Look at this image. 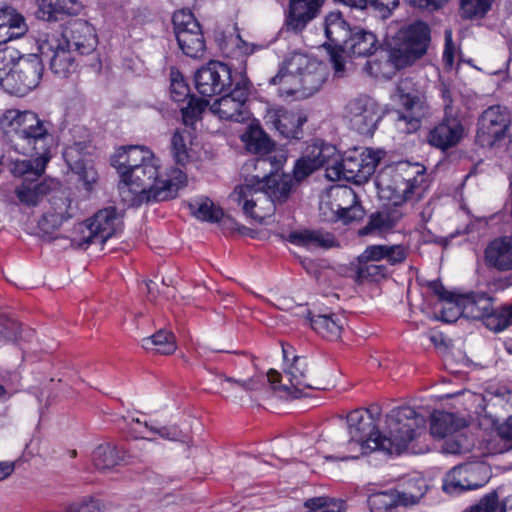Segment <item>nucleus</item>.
Instances as JSON below:
<instances>
[{"mask_svg": "<svg viewBox=\"0 0 512 512\" xmlns=\"http://www.w3.org/2000/svg\"><path fill=\"white\" fill-rule=\"evenodd\" d=\"M284 378L276 370L270 369L267 372V380L272 389L280 397L286 399H297L308 395V390L316 389L309 374L308 362L301 356H293L292 362L286 364L284 369Z\"/></svg>", "mask_w": 512, "mask_h": 512, "instance_id": "7", "label": "nucleus"}, {"mask_svg": "<svg viewBox=\"0 0 512 512\" xmlns=\"http://www.w3.org/2000/svg\"><path fill=\"white\" fill-rule=\"evenodd\" d=\"M300 72H291L290 57L285 60L279 72L270 79V84L278 85V93L282 97L293 96L302 99Z\"/></svg>", "mask_w": 512, "mask_h": 512, "instance_id": "32", "label": "nucleus"}, {"mask_svg": "<svg viewBox=\"0 0 512 512\" xmlns=\"http://www.w3.org/2000/svg\"><path fill=\"white\" fill-rule=\"evenodd\" d=\"M426 491L427 484L423 478L410 479L407 482L406 491L402 493L400 500L404 504H415L424 496Z\"/></svg>", "mask_w": 512, "mask_h": 512, "instance_id": "49", "label": "nucleus"}, {"mask_svg": "<svg viewBox=\"0 0 512 512\" xmlns=\"http://www.w3.org/2000/svg\"><path fill=\"white\" fill-rule=\"evenodd\" d=\"M442 100H443V106H444V114L446 115H457L455 109L453 108V95L450 88L442 83L439 88Z\"/></svg>", "mask_w": 512, "mask_h": 512, "instance_id": "60", "label": "nucleus"}, {"mask_svg": "<svg viewBox=\"0 0 512 512\" xmlns=\"http://www.w3.org/2000/svg\"><path fill=\"white\" fill-rule=\"evenodd\" d=\"M28 31L24 17L12 7L0 8V44L17 39Z\"/></svg>", "mask_w": 512, "mask_h": 512, "instance_id": "29", "label": "nucleus"}, {"mask_svg": "<svg viewBox=\"0 0 512 512\" xmlns=\"http://www.w3.org/2000/svg\"><path fill=\"white\" fill-rule=\"evenodd\" d=\"M462 305L464 317L481 319L482 321L493 308L491 298L485 293H469L462 295Z\"/></svg>", "mask_w": 512, "mask_h": 512, "instance_id": "36", "label": "nucleus"}, {"mask_svg": "<svg viewBox=\"0 0 512 512\" xmlns=\"http://www.w3.org/2000/svg\"><path fill=\"white\" fill-rule=\"evenodd\" d=\"M72 210L70 199L67 197H53L52 211L46 212L39 221L41 230L45 233H52L57 230L64 221L73 217Z\"/></svg>", "mask_w": 512, "mask_h": 512, "instance_id": "31", "label": "nucleus"}, {"mask_svg": "<svg viewBox=\"0 0 512 512\" xmlns=\"http://www.w3.org/2000/svg\"><path fill=\"white\" fill-rule=\"evenodd\" d=\"M445 49L443 52V61L446 66L451 68L454 64V46L452 43V33L451 31H446L445 33Z\"/></svg>", "mask_w": 512, "mask_h": 512, "instance_id": "63", "label": "nucleus"}, {"mask_svg": "<svg viewBox=\"0 0 512 512\" xmlns=\"http://www.w3.org/2000/svg\"><path fill=\"white\" fill-rule=\"evenodd\" d=\"M265 122L286 139H300L307 117L301 110L274 107L267 110Z\"/></svg>", "mask_w": 512, "mask_h": 512, "instance_id": "20", "label": "nucleus"}, {"mask_svg": "<svg viewBox=\"0 0 512 512\" xmlns=\"http://www.w3.org/2000/svg\"><path fill=\"white\" fill-rule=\"evenodd\" d=\"M371 4L385 18L398 6L399 0H371Z\"/></svg>", "mask_w": 512, "mask_h": 512, "instance_id": "62", "label": "nucleus"}, {"mask_svg": "<svg viewBox=\"0 0 512 512\" xmlns=\"http://www.w3.org/2000/svg\"><path fill=\"white\" fill-rule=\"evenodd\" d=\"M470 469L467 464L459 465L450 470L443 484V489L447 493H456L467 489H474L473 485L467 481V473Z\"/></svg>", "mask_w": 512, "mask_h": 512, "instance_id": "40", "label": "nucleus"}, {"mask_svg": "<svg viewBox=\"0 0 512 512\" xmlns=\"http://www.w3.org/2000/svg\"><path fill=\"white\" fill-rule=\"evenodd\" d=\"M18 51L13 48L6 47L0 49V86L2 80L10 75L16 67L18 59H20Z\"/></svg>", "mask_w": 512, "mask_h": 512, "instance_id": "52", "label": "nucleus"}, {"mask_svg": "<svg viewBox=\"0 0 512 512\" xmlns=\"http://www.w3.org/2000/svg\"><path fill=\"white\" fill-rule=\"evenodd\" d=\"M242 140L247 150L255 154H268L273 147L272 140L259 127H250L242 136Z\"/></svg>", "mask_w": 512, "mask_h": 512, "instance_id": "39", "label": "nucleus"}, {"mask_svg": "<svg viewBox=\"0 0 512 512\" xmlns=\"http://www.w3.org/2000/svg\"><path fill=\"white\" fill-rule=\"evenodd\" d=\"M249 96V83L242 79L226 95L216 99L210 106L213 114L220 119L243 122L249 118L246 101Z\"/></svg>", "mask_w": 512, "mask_h": 512, "instance_id": "15", "label": "nucleus"}, {"mask_svg": "<svg viewBox=\"0 0 512 512\" xmlns=\"http://www.w3.org/2000/svg\"><path fill=\"white\" fill-rule=\"evenodd\" d=\"M399 501L392 490L373 493L367 500L371 512H389Z\"/></svg>", "mask_w": 512, "mask_h": 512, "instance_id": "45", "label": "nucleus"}, {"mask_svg": "<svg viewBox=\"0 0 512 512\" xmlns=\"http://www.w3.org/2000/svg\"><path fill=\"white\" fill-rule=\"evenodd\" d=\"M112 165L120 174L119 194L128 206L173 198L186 181L178 168L162 171L160 160L142 146L121 147Z\"/></svg>", "mask_w": 512, "mask_h": 512, "instance_id": "2", "label": "nucleus"}, {"mask_svg": "<svg viewBox=\"0 0 512 512\" xmlns=\"http://www.w3.org/2000/svg\"><path fill=\"white\" fill-rule=\"evenodd\" d=\"M294 185V178L289 174L271 172L263 178L251 176L235 187L230 198L247 216L263 222L274 213L276 203L287 200Z\"/></svg>", "mask_w": 512, "mask_h": 512, "instance_id": "4", "label": "nucleus"}, {"mask_svg": "<svg viewBox=\"0 0 512 512\" xmlns=\"http://www.w3.org/2000/svg\"><path fill=\"white\" fill-rule=\"evenodd\" d=\"M388 245H370L358 256V262H378L386 259Z\"/></svg>", "mask_w": 512, "mask_h": 512, "instance_id": "55", "label": "nucleus"}, {"mask_svg": "<svg viewBox=\"0 0 512 512\" xmlns=\"http://www.w3.org/2000/svg\"><path fill=\"white\" fill-rule=\"evenodd\" d=\"M121 225V217L115 207L101 209L85 223L79 224L78 231L83 235L73 238V243L82 249L92 243L103 244L121 229Z\"/></svg>", "mask_w": 512, "mask_h": 512, "instance_id": "10", "label": "nucleus"}, {"mask_svg": "<svg viewBox=\"0 0 512 512\" xmlns=\"http://www.w3.org/2000/svg\"><path fill=\"white\" fill-rule=\"evenodd\" d=\"M464 135V127L457 115H446L442 121L430 130L428 143L441 150L457 145Z\"/></svg>", "mask_w": 512, "mask_h": 512, "instance_id": "23", "label": "nucleus"}, {"mask_svg": "<svg viewBox=\"0 0 512 512\" xmlns=\"http://www.w3.org/2000/svg\"><path fill=\"white\" fill-rule=\"evenodd\" d=\"M125 457V451L111 443L97 446L92 453L94 466L100 471H109L118 466Z\"/></svg>", "mask_w": 512, "mask_h": 512, "instance_id": "35", "label": "nucleus"}, {"mask_svg": "<svg viewBox=\"0 0 512 512\" xmlns=\"http://www.w3.org/2000/svg\"><path fill=\"white\" fill-rule=\"evenodd\" d=\"M288 241L310 250L314 248H330L335 244V238L332 234L310 230L291 232L288 236Z\"/></svg>", "mask_w": 512, "mask_h": 512, "instance_id": "34", "label": "nucleus"}, {"mask_svg": "<svg viewBox=\"0 0 512 512\" xmlns=\"http://www.w3.org/2000/svg\"><path fill=\"white\" fill-rule=\"evenodd\" d=\"M141 346L147 351L163 355L173 354L177 349L174 334L164 329H160L152 336L143 338Z\"/></svg>", "mask_w": 512, "mask_h": 512, "instance_id": "38", "label": "nucleus"}, {"mask_svg": "<svg viewBox=\"0 0 512 512\" xmlns=\"http://www.w3.org/2000/svg\"><path fill=\"white\" fill-rule=\"evenodd\" d=\"M486 262L499 271L512 270V236L493 240L485 251Z\"/></svg>", "mask_w": 512, "mask_h": 512, "instance_id": "28", "label": "nucleus"}, {"mask_svg": "<svg viewBox=\"0 0 512 512\" xmlns=\"http://www.w3.org/2000/svg\"><path fill=\"white\" fill-rule=\"evenodd\" d=\"M398 100L405 108L397 118L399 129L407 133L416 131L420 127V120L425 114V98L419 92L404 93L401 87L398 88Z\"/></svg>", "mask_w": 512, "mask_h": 512, "instance_id": "22", "label": "nucleus"}, {"mask_svg": "<svg viewBox=\"0 0 512 512\" xmlns=\"http://www.w3.org/2000/svg\"><path fill=\"white\" fill-rule=\"evenodd\" d=\"M307 512H344V502L342 500L330 499L327 497H317L308 499L305 503Z\"/></svg>", "mask_w": 512, "mask_h": 512, "instance_id": "47", "label": "nucleus"}, {"mask_svg": "<svg viewBox=\"0 0 512 512\" xmlns=\"http://www.w3.org/2000/svg\"><path fill=\"white\" fill-rule=\"evenodd\" d=\"M390 62L393 64L390 59L384 62L379 60L367 61L364 69L371 76L378 78L380 76H385L386 73L384 71V66H388Z\"/></svg>", "mask_w": 512, "mask_h": 512, "instance_id": "61", "label": "nucleus"}, {"mask_svg": "<svg viewBox=\"0 0 512 512\" xmlns=\"http://www.w3.org/2000/svg\"><path fill=\"white\" fill-rule=\"evenodd\" d=\"M34 159L16 160L12 162L11 173L15 177H25V180L38 179L45 171L46 165L40 169L38 166V156Z\"/></svg>", "mask_w": 512, "mask_h": 512, "instance_id": "43", "label": "nucleus"}, {"mask_svg": "<svg viewBox=\"0 0 512 512\" xmlns=\"http://www.w3.org/2000/svg\"><path fill=\"white\" fill-rule=\"evenodd\" d=\"M319 210L325 221H341L344 224L363 216V209L354 190L341 185L332 186L322 194Z\"/></svg>", "mask_w": 512, "mask_h": 512, "instance_id": "8", "label": "nucleus"}, {"mask_svg": "<svg viewBox=\"0 0 512 512\" xmlns=\"http://www.w3.org/2000/svg\"><path fill=\"white\" fill-rule=\"evenodd\" d=\"M0 129L16 152L38 156L40 169L49 162L52 136L48 123L36 113L9 109L0 118Z\"/></svg>", "mask_w": 512, "mask_h": 512, "instance_id": "5", "label": "nucleus"}, {"mask_svg": "<svg viewBox=\"0 0 512 512\" xmlns=\"http://www.w3.org/2000/svg\"><path fill=\"white\" fill-rule=\"evenodd\" d=\"M408 250L403 245H388L386 260L390 265H397L407 258Z\"/></svg>", "mask_w": 512, "mask_h": 512, "instance_id": "59", "label": "nucleus"}, {"mask_svg": "<svg viewBox=\"0 0 512 512\" xmlns=\"http://www.w3.org/2000/svg\"><path fill=\"white\" fill-rule=\"evenodd\" d=\"M352 30L340 13L332 12L325 18V35L330 42L329 44L326 43L325 46L335 73L339 76L343 74L345 68L344 58L340 51Z\"/></svg>", "mask_w": 512, "mask_h": 512, "instance_id": "19", "label": "nucleus"}, {"mask_svg": "<svg viewBox=\"0 0 512 512\" xmlns=\"http://www.w3.org/2000/svg\"><path fill=\"white\" fill-rule=\"evenodd\" d=\"M190 138L191 134L187 130H177L172 136V153L178 164L185 165L191 159L190 148L188 147Z\"/></svg>", "mask_w": 512, "mask_h": 512, "instance_id": "42", "label": "nucleus"}, {"mask_svg": "<svg viewBox=\"0 0 512 512\" xmlns=\"http://www.w3.org/2000/svg\"><path fill=\"white\" fill-rule=\"evenodd\" d=\"M484 325L495 332H500L512 325V305L498 311H490L483 320Z\"/></svg>", "mask_w": 512, "mask_h": 512, "instance_id": "44", "label": "nucleus"}, {"mask_svg": "<svg viewBox=\"0 0 512 512\" xmlns=\"http://www.w3.org/2000/svg\"><path fill=\"white\" fill-rule=\"evenodd\" d=\"M344 117L359 134L372 136L383 117L379 103L366 94L351 98L344 110Z\"/></svg>", "mask_w": 512, "mask_h": 512, "instance_id": "11", "label": "nucleus"}, {"mask_svg": "<svg viewBox=\"0 0 512 512\" xmlns=\"http://www.w3.org/2000/svg\"><path fill=\"white\" fill-rule=\"evenodd\" d=\"M357 409L347 416L349 440L345 450L325 456L326 460L341 461L358 459L360 456L380 451L388 455H399L417 437V431L424 425V418L413 408L404 406L391 409L383 420L382 430L375 423L372 411Z\"/></svg>", "mask_w": 512, "mask_h": 512, "instance_id": "1", "label": "nucleus"}, {"mask_svg": "<svg viewBox=\"0 0 512 512\" xmlns=\"http://www.w3.org/2000/svg\"><path fill=\"white\" fill-rule=\"evenodd\" d=\"M128 432L135 439H148L153 440L148 435H153L156 431V425L145 421H141L139 418L132 417L128 422Z\"/></svg>", "mask_w": 512, "mask_h": 512, "instance_id": "53", "label": "nucleus"}, {"mask_svg": "<svg viewBox=\"0 0 512 512\" xmlns=\"http://www.w3.org/2000/svg\"><path fill=\"white\" fill-rule=\"evenodd\" d=\"M511 123L510 113L504 107L493 105L478 119L476 141L482 147H492L503 140Z\"/></svg>", "mask_w": 512, "mask_h": 512, "instance_id": "14", "label": "nucleus"}, {"mask_svg": "<svg viewBox=\"0 0 512 512\" xmlns=\"http://www.w3.org/2000/svg\"><path fill=\"white\" fill-rule=\"evenodd\" d=\"M192 214L199 220L207 222H218L222 216L223 211L221 208L216 207L209 199H204L200 202L190 205Z\"/></svg>", "mask_w": 512, "mask_h": 512, "instance_id": "46", "label": "nucleus"}, {"mask_svg": "<svg viewBox=\"0 0 512 512\" xmlns=\"http://www.w3.org/2000/svg\"><path fill=\"white\" fill-rule=\"evenodd\" d=\"M153 435H158L166 440L175 441L180 438L181 432L175 426H156V431H154Z\"/></svg>", "mask_w": 512, "mask_h": 512, "instance_id": "64", "label": "nucleus"}, {"mask_svg": "<svg viewBox=\"0 0 512 512\" xmlns=\"http://www.w3.org/2000/svg\"><path fill=\"white\" fill-rule=\"evenodd\" d=\"M323 0H290L285 17L287 30L299 33L320 12Z\"/></svg>", "mask_w": 512, "mask_h": 512, "instance_id": "25", "label": "nucleus"}, {"mask_svg": "<svg viewBox=\"0 0 512 512\" xmlns=\"http://www.w3.org/2000/svg\"><path fill=\"white\" fill-rule=\"evenodd\" d=\"M42 55L49 59L51 71L61 78H67L77 70L73 51L60 38L52 36L40 45Z\"/></svg>", "mask_w": 512, "mask_h": 512, "instance_id": "21", "label": "nucleus"}, {"mask_svg": "<svg viewBox=\"0 0 512 512\" xmlns=\"http://www.w3.org/2000/svg\"><path fill=\"white\" fill-rule=\"evenodd\" d=\"M430 42V29L423 22H415L400 29L391 48L390 60L396 68H403L422 57Z\"/></svg>", "mask_w": 512, "mask_h": 512, "instance_id": "9", "label": "nucleus"}, {"mask_svg": "<svg viewBox=\"0 0 512 512\" xmlns=\"http://www.w3.org/2000/svg\"><path fill=\"white\" fill-rule=\"evenodd\" d=\"M173 25L179 48L192 58L202 56L205 40L199 22L189 10H179L173 15Z\"/></svg>", "mask_w": 512, "mask_h": 512, "instance_id": "13", "label": "nucleus"}, {"mask_svg": "<svg viewBox=\"0 0 512 512\" xmlns=\"http://www.w3.org/2000/svg\"><path fill=\"white\" fill-rule=\"evenodd\" d=\"M441 320L447 323L455 322L460 316H464L462 295H454L443 302Z\"/></svg>", "mask_w": 512, "mask_h": 512, "instance_id": "51", "label": "nucleus"}, {"mask_svg": "<svg viewBox=\"0 0 512 512\" xmlns=\"http://www.w3.org/2000/svg\"><path fill=\"white\" fill-rule=\"evenodd\" d=\"M37 4V16L45 21H57L59 16L76 11L74 0H37Z\"/></svg>", "mask_w": 512, "mask_h": 512, "instance_id": "37", "label": "nucleus"}, {"mask_svg": "<svg viewBox=\"0 0 512 512\" xmlns=\"http://www.w3.org/2000/svg\"><path fill=\"white\" fill-rule=\"evenodd\" d=\"M383 152L370 148H354L340 155L334 145L313 144L294 166V178L301 181L320 167H325L331 181L347 180L362 183L374 173Z\"/></svg>", "mask_w": 512, "mask_h": 512, "instance_id": "3", "label": "nucleus"}, {"mask_svg": "<svg viewBox=\"0 0 512 512\" xmlns=\"http://www.w3.org/2000/svg\"><path fill=\"white\" fill-rule=\"evenodd\" d=\"M386 267L369 261L358 262L356 275L359 281H379L386 275Z\"/></svg>", "mask_w": 512, "mask_h": 512, "instance_id": "50", "label": "nucleus"}, {"mask_svg": "<svg viewBox=\"0 0 512 512\" xmlns=\"http://www.w3.org/2000/svg\"><path fill=\"white\" fill-rule=\"evenodd\" d=\"M498 504V495L496 492H492L484 496L477 505L472 506L467 512H494Z\"/></svg>", "mask_w": 512, "mask_h": 512, "instance_id": "57", "label": "nucleus"}, {"mask_svg": "<svg viewBox=\"0 0 512 512\" xmlns=\"http://www.w3.org/2000/svg\"><path fill=\"white\" fill-rule=\"evenodd\" d=\"M60 40L81 55L93 52L97 44L93 26L81 19L71 22Z\"/></svg>", "mask_w": 512, "mask_h": 512, "instance_id": "24", "label": "nucleus"}, {"mask_svg": "<svg viewBox=\"0 0 512 512\" xmlns=\"http://www.w3.org/2000/svg\"><path fill=\"white\" fill-rule=\"evenodd\" d=\"M231 85V69L219 61H210L195 74V86L202 96L211 97L220 94Z\"/></svg>", "mask_w": 512, "mask_h": 512, "instance_id": "18", "label": "nucleus"}, {"mask_svg": "<svg viewBox=\"0 0 512 512\" xmlns=\"http://www.w3.org/2000/svg\"><path fill=\"white\" fill-rule=\"evenodd\" d=\"M219 385L221 387L222 392L226 394L227 397L237 398L236 393H233L229 386H238L244 392H250L258 390L263 385V377L254 376L246 380L235 379L232 377L226 376H218Z\"/></svg>", "mask_w": 512, "mask_h": 512, "instance_id": "41", "label": "nucleus"}, {"mask_svg": "<svg viewBox=\"0 0 512 512\" xmlns=\"http://www.w3.org/2000/svg\"><path fill=\"white\" fill-rule=\"evenodd\" d=\"M207 106V100L195 99L192 97L188 103V106L186 108H182L183 120L185 124H188L197 118Z\"/></svg>", "mask_w": 512, "mask_h": 512, "instance_id": "56", "label": "nucleus"}, {"mask_svg": "<svg viewBox=\"0 0 512 512\" xmlns=\"http://www.w3.org/2000/svg\"><path fill=\"white\" fill-rule=\"evenodd\" d=\"M425 171V167L419 163L401 162L377 176V187L393 206L416 202L424 196L428 187Z\"/></svg>", "mask_w": 512, "mask_h": 512, "instance_id": "6", "label": "nucleus"}, {"mask_svg": "<svg viewBox=\"0 0 512 512\" xmlns=\"http://www.w3.org/2000/svg\"><path fill=\"white\" fill-rule=\"evenodd\" d=\"M492 0H460L461 16L466 19L483 17L491 7Z\"/></svg>", "mask_w": 512, "mask_h": 512, "instance_id": "48", "label": "nucleus"}, {"mask_svg": "<svg viewBox=\"0 0 512 512\" xmlns=\"http://www.w3.org/2000/svg\"><path fill=\"white\" fill-rule=\"evenodd\" d=\"M37 179L24 180L15 189L18 200L26 206H36L42 198L59 188L60 183L54 179H45L42 182H35Z\"/></svg>", "mask_w": 512, "mask_h": 512, "instance_id": "26", "label": "nucleus"}, {"mask_svg": "<svg viewBox=\"0 0 512 512\" xmlns=\"http://www.w3.org/2000/svg\"><path fill=\"white\" fill-rule=\"evenodd\" d=\"M290 70L291 72H300L302 99L319 91L326 79L325 66L301 53H294L290 56Z\"/></svg>", "mask_w": 512, "mask_h": 512, "instance_id": "17", "label": "nucleus"}, {"mask_svg": "<svg viewBox=\"0 0 512 512\" xmlns=\"http://www.w3.org/2000/svg\"><path fill=\"white\" fill-rule=\"evenodd\" d=\"M465 426L464 420L457 418L449 412H435L432 414L430 431L434 437L445 438L457 433L455 439L446 440L443 449L450 454H458L467 450V438L460 432Z\"/></svg>", "mask_w": 512, "mask_h": 512, "instance_id": "16", "label": "nucleus"}, {"mask_svg": "<svg viewBox=\"0 0 512 512\" xmlns=\"http://www.w3.org/2000/svg\"><path fill=\"white\" fill-rule=\"evenodd\" d=\"M171 97L176 102L183 101L189 95V87L179 72H171Z\"/></svg>", "mask_w": 512, "mask_h": 512, "instance_id": "54", "label": "nucleus"}, {"mask_svg": "<svg viewBox=\"0 0 512 512\" xmlns=\"http://www.w3.org/2000/svg\"><path fill=\"white\" fill-rule=\"evenodd\" d=\"M378 48V40L374 33L363 28L355 27L351 31L340 53L366 57L374 54Z\"/></svg>", "mask_w": 512, "mask_h": 512, "instance_id": "27", "label": "nucleus"}, {"mask_svg": "<svg viewBox=\"0 0 512 512\" xmlns=\"http://www.w3.org/2000/svg\"><path fill=\"white\" fill-rule=\"evenodd\" d=\"M397 207L394 206L371 214L366 226L359 231L360 235L372 233L382 235L393 231L403 217V212Z\"/></svg>", "mask_w": 512, "mask_h": 512, "instance_id": "30", "label": "nucleus"}, {"mask_svg": "<svg viewBox=\"0 0 512 512\" xmlns=\"http://www.w3.org/2000/svg\"><path fill=\"white\" fill-rule=\"evenodd\" d=\"M42 72L43 65L38 56H21L14 71L2 80V88L9 94L25 96L38 86Z\"/></svg>", "mask_w": 512, "mask_h": 512, "instance_id": "12", "label": "nucleus"}, {"mask_svg": "<svg viewBox=\"0 0 512 512\" xmlns=\"http://www.w3.org/2000/svg\"><path fill=\"white\" fill-rule=\"evenodd\" d=\"M20 325L6 316H0V336L12 340L19 334Z\"/></svg>", "mask_w": 512, "mask_h": 512, "instance_id": "58", "label": "nucleus"}, {"mask_svg": "<svg viewBox=\"0 0 512 512\" xmlns=\"http://www.w3.org/2000/svg\"><path fill=\"white\" fill-rule=\"evenodd\" d=\"M312 328L322 337L329 340L340 338L344 317L336 313L313 315L310 319Z\"/></svg>", "mask_w": 512, "mask_h": 512, "instance_id": "33", "label": "nucleus"}]
</instances>
